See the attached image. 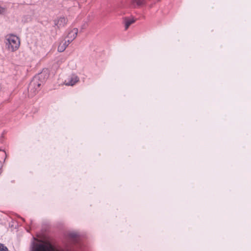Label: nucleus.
I'll return each mask as SVG.
<instances>
[{"instance_id": "10", "label": "nucleus", "mask_w": 251, "mask_h": 251, "mask_svg": "<svg viewBox=\"0 0 251 251\" xmlns=\"http://www.w3.org/2000/svg\"><path fill=\"white\" fill-rule=\"evenodd\" d=\"M78 234L75 232H72L69 234L70 237L72 239L73 242L75 244H76L78 242Z\"/></svg>"}, {"instance_id": "4", "label": "nucleus", "mask_w": 251, "mask_h": 251, "mask_svg": "<svg viewBox=\"0 0 251 251\" xmlns=\"http://www.w3.org/2000/svg\"><path fill=\"white\" fill-rule=\"evenodd\" d=\"M78 81L79 78L78 76L75 74H72L65 79V84L67 86H73Z\"/></svg>"}, {"instance_id": "6", "label": "nucleus", "mask_w": 251, "mask_h": 251, "mask_svg": "<svg viewBox=\"0 0 251 251\" xmlns=\"http://www.w3.org/2000/svg\"><path fill=\"white\" fill-rule=\"evenodd\" d=\"M130 6L135 8L136 6H141L146 3L145 0H131Z\"/></svg>"}, {"instance_id": "12", "label": "nucleus", "mask_w": 251, "mask_h": 251, "mask_svg": "<svg viewBox=\"0 0 251 251\" xmlns=\"http://www.w3.org/2000/svg\"><path fill=\"white\" fill-rule=\"evenodd\" d=\"M5 11V9L0 6V14H3Z\"/></svg>"}, {"instance_id": "13", "label": "nucleus", "mask_w": 251, "mask_h": 251, "mask_svg": "<svg viewBox=\"0 0 251 251\" xmlns=\"http://www.w3.org/2000/svg\"><path fill=\"white\" fill-rule=\"evenodd\" d=\"M85 28V25H83L82 26V28L83 29Z\"/></svg>"}, {"instance_id": "2", "label": "nucleus", "mask_w": 251, "mask_h": 251, "mask_svg": "<svg viewBox=\"0 0 251 251\" xmlns=\"http://www.w3.org/2000/svg\"><path fill=\"white\" fill-rule=\"evenodd\" d=\"M49 76V72L48 69H44L42 72L35 75L33 78V82L44 83Z\"/></svg>"}, {"instance_id": "8", "label": "nucleus", "mask_w": 251, "mask_h": 251, "mask_svg": "<svg viewBox=\"0 0 251 251\" xmlns=\"http://www.w3.org/2000/svg\"><path fill=\"white\" fill-rule=\"evenodd\" d=\"M124 22L125 24V29L126 30L131 24L135 22V20L133 18L130 19L127 17H125L124 19Z\"/></svg>"}, {"instance_id": "5", "label": "nucleus", "mask_w": 251, "mask_h": 251, "mask_svg": "<svg viewBox=\"0 0 251 251\" xmlns=\"http://www.w3.org/2000/svg\"><path fill=\"white\" fill-rule=\"evenodd\" d=\"M67 22V20L65 17H60L58 20H55L54 24L55 25L57 26V28H59L61 26H64Z\"/></svg>"}, {"instance_id": "1", "label": "nucleus", "mask_w": 251, "mask_h": 251, "mask_svg": "<svg viewBox=\"0 0 251 251\" xmlns=\"http://www.w3.org/2000/svg\"><path fill=\"white\" fill-rule=\"evenodd\" d=\"M6 48L12 51L17 50L20 46V41L16 36L11 35L5 40Z\"/></svg>"}, {"instance_id": "15", "label": "nucleus", "mask_w": 251, "mask_h": 251, "mask_svg": "<svg viewBox=\"0 0 251 251\" xmlns=\"http://www.w3.org/2000/svg\"><path fill=\"white\" fill-rule=\"evenodd\" d=\"M0 151H1V150H0Z\"/></svg>"}, {"instance_id": "3", "label": "nucleus", "mask_w": 251, "mask_h": 251, "mask_svg": "<svg viewBox=\"0 0 251 251\" xmlns=\"http://www.w3.org/2000/svg\"><path fill=\"white\" fill-rule=\"evenodd\" d=\"M41 83L33 82L32 79L28 87V94L29 97H33L39 90Z\"/></svg>"}, {"instance_id": "7", "label": "nucleus", "mask_w": 251, "mask_h": 251, "mask_svg": "<svg viewBox=\"0 0 251 251\" xmlns=\"http://www.w3.org/2000/svg\"><path fill=\"white\" fill-rule=\"evenodd\" d=\"M78 33V29L76 28H74L72 31H70L67 37L69 38V40L71 41V42L76 37Z\"/></svg>"}, {"instance_id": "11", "label": "nucleus", "mask_w": 251, "mask_h": 251, "mask_svg": "<svg viewBox=\"0 0 251 251\" xmlns=\"http://www.w3.org/2000/svg\"><path fill=\"white\" fill-rule=\"evenodd\" d=\"M0 251H8V250L2 244L0 243Z\"/></svg>"}, {"instance_id": "9", "label": "nucleus", "mask_w": 251, "mask_h": 251, "mask_svg": "<svg viewBox=\"0 0 251 251\" xmlns=\"http://www.w3.org/2000/svg\"><path fill=\"white\" fill-rule=\"evenodd\" d=\"M70 43H71V41L68 40L67 41H65L62 44H60L58 47V50L59 52L63 51Z\"/></svg>"}, {"instance_id": "14", "label": "nucleus", "mask_w": 251, "mask_h": 251, "mask_svg": "<svg viewBox=\"0 0 251 251\" xmlns=\"http://www.w3.org/2000/svg\"><path fill=\"white\" fill-rule=\"evenodd\" d=\"M3 153H4V154L5 155V156H6V153H5L4 151H3Z\"/></svg>"}]
</instances>
